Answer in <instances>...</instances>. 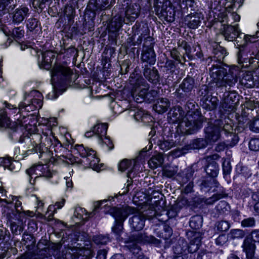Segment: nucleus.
I'll return each mask as SVG.
<instances>
[{"mask_svg":"<svg viewBox=\"0 0 259 259\" xmlns=\"http://www.w3.org/2000/svg\"><path fill=\"white\" fill-rule=\"evenodd\" d=\"M210 75L218 87H232L237 81V77L240 70L237 66L229 68L227 72L226 69L220 67L212 66L210 69Z\"/></svg>","mask_w":259,"mask_h":259,"instance_id":"1","label":"nucleus"},{"mask_svg":"<svg viewBox=\"0 0 259 259\" xmlns=\"http://www.w3.org/2000/svg\"><path fill=\"white\" fill-rule=\"evenodd\" d=\"M202 117L191 109L179 122L178 130L183 134H192L202 127Z\"/></svg>","mask_w":259,"mask_h":259,"instance_id":"2","label":"nucleus"},{"mask_svg":"<svg viewBox=\"0 0 259 259\" xmlns=\"http://www.w3.org/2000/svg\"><path fill=\"white\" fill-rule=\"evenodd\" d=\"M53 142L52 138L49 137V134L42 132V136L39 134H34L32 136V144L35 148V150H39L40 152L45 149L54 148L56 153H58V149L62 148V144L54 136H53Z\"/></svg>","mask_w":259,"mask_h":259,"instance_id":"3","label":"nucleus"},{"mask_svg":"<svg viewBox=\"0 0 259 259\" xmlns=\"http://www.w3.org/2000/svg\"><path fill=\"white\" fill-rule=\"evenodd\" d=\"M136 210L135 208L130 206L116 208L113 210V216L115 219L117 224L112 228L113 231L116 234H119L122 228V226L119 224L122 223L131 214H134Z\"/></svg>","mask_w":259,"mask_h":259,"instance_id":"4","label":"nucleus"},{"mask_svg":"<svg viewBox=\"0 0 259 259\" xmlns=\"http://www.w3.org/2000/svg\"><path fill=\"white\" fill-rule=\"evenodd\" d=\"M43 96L38 91H31L29 94L24 95V101L19 105V108L23 109L33 104L36 107L40 108L42 105Z\"/></svg>","mask_w":259,"mask_h":259,"instance_id":"5","label":"nucleus"},{"mask_svg":"<svg viewBox=\"0 0 259 259\" xmlns=\"http://www.w3.org/2000/svg\"><path fill=\"white\" fill-rule=\"evenodd\" d=\"M73 74L72 70L66 64H56L52 70V76L60 80L68 79Z\"/></svg>","mask_w":259,"mask_h":259,"instance_id":"6","label":"nucleus"},{"mask_svg":"<svg viewBox=\"0 0 259 259\" xmlns=\"http://www.w3.org/2000/svg\"><path fill=\"white\" fill-rule=\"evenodd\" d=\"M130 81L132 84L135 85V92H138L140 96L144 98L149 88V84L145 79L140 76H138L136 78V76H131Z\"/></svg>","mask_w":259,"mask_h":259,"instance_id":"7","label":"nucleus"},{"mask_svg":"<svg viewBox=\"0 0 259 259\" xmlns=\"http://www.w3.org/2000/svg\"><path fill=\"white\" fill-rule=\"evenodd\" d=\"M28 175L32 178L34 176V178L39 177H44L46 178H51L52 174L48 169L47 165H37L30 167L26 171Z\"/></svg>","mask_w":259,"mask_h":259,"instance_id":"8","label":"nucleus"},{"mask_svg":"<svg viewBox=\"0 0 259 259\" xmlns=\"http://www.w3.org/2000/svg\"><path fill=\"white\" fill-rule=\"evenodd\" d=\"M108 125L106 123H97L92 128V131L85 134L87 137H91L95 135L99 139L103 138L107 134Z\"/></svg>","mask_w":259,"mask_h":259,"instance_id":"9","label":"nucleus"},{"mask_svg":"<svg viewBox=\"0 0 259 259\" xmlns=\"http://www.w3.org/2000/svg\"><path fill=\"white\" fill-rule=\"evenodd\" d=\"M145 216L143 213L137 212L130 219V223L134 230L135 231H140L145 226Z\"/></svg>","mask_w":259,"mask_h":259,"instance_id":"10","label":"nucleus"},{"mask_svg":"<svg viewBox=\"0 0 259 259\" xmlns=\"http://www.w3.org/2000/svg\"><path fill=\"white\" fill-rule=\"evenodd\" d=\"M29 14V9L26 7H20L15 10L13 13V22L20 23Z\"/></svg>","mask_w":259,"mask_h":259,"instance_id":"11","label":"nucleus"},{"mask_svg":"<svg viewBox=\"0 0 259 259\" xmlns=\"http://www.w3.org/2000/svg\"><path fill=\"white\" fill-rule=\"evenodd\" d=\"M140 10V6L138 4L128 6L125 11V17L129 21L134 22L139 17Z\"/></svg>","mask_w":259,"mask_h":259,"instance_id":"12","label":"nucleus"},{"mask_svg":"<svg viewBox=\"0 0 259 259\" xmlns=\"http://www.w3.org/2000/svg\"><path fill=\"white\" fill-rule=\"evenodd\" d=\"M20 198V197L10 195L9 197H8L7 198H5L3 200L4 201V202H5L7 204H11L12 203H14L15 209L18 213H21L22 212H23L29 216H32L33 214H32V213L31 212H25L23 210L22 202L19 200Z\"/></svg>","mask_w":259,"mask_h":259,"instance_id":"13","label":"nucleus"},{"mask_svg":"<svg viewBox=\"0 0 259 259\" xmlns=\"http://www.w3.org/2000/svg\"><path fill=\"white\" fill-rule=\"evenodd\" d=\"M243 251L245 252L247 259H252L254 254L255 245L251 238L246 237L242 245Z\"/></svg>","mask_w":259,"mask_h":259,"instance_id":"14","label":"nucleus"},{"mask_svg":"<svg viewBox=\"0 0 259 259\" xmlns=\"http://www.w3.org/2000/svg\"><path fill=\"white\" fill-rule=\"evenodd\" d=\"M240 34L238 25L227 26L224 30V35L225 39L231 41L237 37Z\"/></svg>","mask_w":259,"mask_h":259,"instance_id":"15","label":"nucleus"},{"mask_svg":"<svg viewBox=\"0 0 259 259\" xmlns=\"http://www.w3.org/2000/svg\"><path fill=\"white\" fill-rule=\"evenodd\" d=\"M143 62L149 65H153L156 62V55L152 48H148L143 51L141 56Z\"/></svg>","mask_w":259,"mask_h":259,"instance_id":"16","label":"nucleus"},{"mask_svg":"<svg viewBox=\"0 0 259 259\" xmlns=\"http://www.w3.org/2000/svg\"><path fill=\"white\" fill-rule=\"evenodd\" d=\"M206 138L212 142L217 141L220 137V128L217 126H208L205 130Z\"/></svg>","mask_w":259,"mask_h":259,"instance_id":"17","label":"nucleus"},{"mask_svg":"<svg viewBox=\"0 0 259 259\" xmlns=\"http://www.w3.org/2000/svg\"><path fill=\"white\" fill-rule=\"evenodd\" d=\"M170 106V103L166 98H161L157 101L154 105V109L159 113H163L166 112Z\"/></svg>","mask_w":259,"mask_h":259,"instance_id":"18","label":"nucleus"},{"mask_svg":"<svg viewBox=\"0 0 259 259\" xmlns=\"http://www.w3.org/2000/svg\"><path fill=\"white\" fill-rule=\"evenodd\" d=\"M74 150L81 157H86L87 159L90 160V157H93L94 155V151L93 150L85 148L82 145H75Z\"/></svg>","mask_w":259,"mask_h":259,"instance_id":"19","label":"nucleus"},{"mask_svg":"<svg viewBox=\"0 0 259 259\" xmlns=\"http://www.w3.org/2000/svg\"><path fill=\"white\" fill-rule=\"evenodd\" d=\"M145 77L151 82L156 83L158 81L159 75L158 71L153 68H145L144 72Z\"/></svg>","mask_w":259,"mask_h":259,"instance_id":"20","label":"nucleus"},{"mask_svg":"<svg viewBox=\"0 0 259 259\" xmlns=\"http://www.w3.org/2000/svg\"><path fill=\"white\" fill-rule=\"evenodd\" d=\"M186 21H188V26L192 29L197 28L201 22L200 18L198 14L187 15Z\"/></svg>","mask_w":259,"mask_h":259,"instance_id":"21","label":"nucleus"},{"mask_svg":"<svg viewBox=\"0 0 259 259\" xmlns=\"http://www.w3.org/2000/svg\"><path fill=\"white\" fill-rule=\"evenodd\" d=\"M168 5L165 9H162V14L167 21L171 22L175 20L176 12L170 2Z\"/></svg>","mask_w":259,"mask_h":259,"instance_id":"22","label":"nucleus"},{"mask_svg":"<svg viewBox=\"0 0 259 259\" xmlns=\"http://www.w3.org/2000/svg\"><path fill=\"white\" fill-rule=\"evenodd\" d=\"M65 202V199L62 198L59 201L57 202L54 206L50 205L49 206L48 212L46 213V215L49 213L48 216L49 221L53 219L54 213L56 211V209L61 208L64 205Z\"/></svg>","mask_w":259,"mask_h":259,"instance_id":"23","label":"nucleus"},{"mask_svg":"<svg viewBox=\"0 0 259 259\" xmlns=\"http://www.w3.org/2000/svg\"><path fill=\"white\" fill-rule=\"evenodd\" d=\"M163 157L162 154H158L151 157L148 161L150 168L154 169L162 165L163 162Z\"/></svg>","mask_w":259,"mask_h":259,"instance_id":"24","label":"nucleus"},{"mask_svg":"<svg viewBox=\"0 0 259 259\" xmlns=\"http://www.w3.org/2000/svg\"><path fill=\"white\" fill-rule=\"evenodd\" d=\"M124 20L121 16L115 17L111 22L109 28L111 31H118L122 26Z\"/></svg>","mask_w":259,"mask_h":259,"instance_id":"25","label":"nucleus"},{"mask_svg":"<svg viewBox=\"0 0 259 259\" xmlns=\"http://www.w3.org/2000/svg\"><path fill=\"white\" fill-rule=\"evenodd\" d=\"M240 82L242 85L247 88H251L254 86L253 75L250 72L245 73Z\"/></svg>","mask_w":259,"mask_h":259,"instance_id":"26","label":"nucleus"},{"mask_svg":"<svg viewBox=\"0 0 259 259\" xmlns=\"http://www.w3.org/2000/svg\"><path fill=\"white\" fill-rule=\"evenodd\" d=\"M136 162L135 160L123 159L119 164L118 169L121 171H124L130 167L133 169L136 166Z\"/></svg>","mask_w":259,"mask_h":259,"instance_id":"27","label":"nucleus"},{"mask_svg":"<svg viewBox=\"0 0 259 259\" xmlns=\"http://www.w3.org/2000/svg\"><path fill=\"white\" fill-rule=\"evenodd\" d=\"M194 80L191 78L185 79L180 84V88L185 92L190 91L193 88Z\"/></svg>","mask_w":259,"mask_h":259,"instance_id":"28","label":"nucleus"},{"mask_svg":"<svg viewBox=\"0 0 259 259\" xmlns=\"http://www.w3.org/2000/svg\"><path fill=\"white\" fill-rule=\"evenodd\" d=\"M229 235L230 238L235 239L243 238L245 236V233L243 230L235 229L231 230Z\"/></svg>","mask_w":259,"mask_h":259,"instance_id":"29","label":"nucleus"},{"mask_svg":"<svg viewBox=\"0 0 259 259\" xmlns=\"http://www.w3.org/2000/svg\"><path fill=\"white\" fill-rule=\"evenodd\" d=\"M201 244V240L199 238H195L190 242L188 247V251L190 253H193L197 251Z\"/></svg>","mask_w":259,"mask_h":259,"instance_id":"30","label":"nucleus"},{"mask_svg":"<svg viewBox=\"0 0 259 259\" xmlns=\"http://www.w3.org/2000/svg\"><path fill=\"white\" fill-rule=\"evenodd\" d=\"M8 112L6 111H3L0 113V124L2 126L9 127L10 125V120L7 117Z\"/></svg>","mask_w":259,"mask_h":259,"instance_id":"31","label":"nucleus"},{"mask_svg":"<svg viewBox=\"0 0 259 259\" xmlns=\"http://www.w3.org/2000/svg\"><path fill=\"white\" fill-rule=\"evenodd\" d=\"M249 129L253 132L259 133V118L250 120L248 122Z\"/></svg>","mask_w":259,"mask_h":259,"instance_id":"32","label":"nucleus"},{"mask_svg":"<svg viewBox=\"0 0 259 259\" xmlns=\"http://www.w3.org/2000/svg\"><path fill=\"white\" fill-rule=\"evenodd\" d=\"M91 159H87L88 162H89V165L93 169L97 170L99 168V159L96 157V152L94 151V155L93 157H90Z\"/></svg>","mask_w":259,"mask_h":259,"instance_id":"33","label":"nucleus"},{"mask_svg":"<svg viewBox=\"0 0 259 259\" xmlns=\"http://www.w3.org/2000/svg\"><path fill=\"white\" fill-rule=\"evenodd\" d=\"M230 224L227 221H221L216 224L217 231L219 232H225L230 228Z\"/></svg>","mask_w":259,"mask_h":259,"instance_id":"34","label":"nucleus"},{"mask_svg":"<svg viewBox=\"0 0 259 259\" xmlns=\"http://www.w3.org/2000/svg\"><path fill=\"white\" fill-rule=\"evenodd\" d=\"M12 35L14 39L18 40L24 36V31L20 27H16L13 30Z\"/></svg>","mask_w":259,"mask_h":259,"instance_id":"35","label":"nucleus"},{"mask_svg":"<svg viewBox=\"0 0 259 259\" xmlns=\"http://www.w3.org/2000/svg\"><path fill=\"white\" fill-rule=\"evenodd\" d=\"M14 162H15L16 164H18L17 161H13L10 158L0 157V165L3 166L4 167L8 168L9 166H13Z\"/></svg>","mask_w":259,"mask_h":259,"instance_id":"36","label":"nucleus"},{"mask_svg":"<svg viewBox=\"0 0 259 259\" xmlns=\"http://www.w3.org/2000/svg\"><path fill=\"white\" fill-rule=\"evenodd\" d=\"M255 225V221L253 218H248L241 221V225L242 227H253Z\"/></svg>","mask_w":259,"mask_h":259,"instance_id":"37","label":"nucleus"},{"mask_svg":"<svg viewBox=\"0 0 259 259\" xmlns=\"http://www.w3.org/2000/svg\"><path fill=\"white\" fill-rule=\"evenodd\" d=\"M207 146V142L205 140L200 138L195 140L193 144L195 149H201L205 148Z\"/></svg>","mask_w":259,"mask_h":259,"instance_id":"38","label":"nucleus"},{"mask_svg":"<svg viewBox=\"0 0 259 259\" xmlns=\"http://www.w3.org/2000/svg\"><path fill=\"white\" fill-rule=\"evenodd\" d=\"M38 21L35 18H30L28 20L27 28L31 31L35 30L38 27Z\"/></svg>","mask_w":259,"mask_h":259,"instance_id":"39","label":"nucleus"},{"mask_svg":"<svg viewBox=\"0 0 259 259\" xmlns=\"http://www.w3.org/2000/svg\"><path fill=\"white\" fill-rule=\"evenodd\" d=\"M11 229L13 233L17 235L23 231V228L22 226L18 225L15 222H12L11 223Z\"/></svg>","mask_w":259,"mask_h":259,"instance_id":"40","label":"nucleus"},{"mask_svg":"<svg viewBox=\"0 0 259 259\" xmlns=\"http://www.w3.org/2000/svg\"><path fill=\"white\" fill-rule=\"evenodd\" d=\"M228 205L225 201H220L216 206V209L220 213H223L227 210Z\"/></svg>","mask_w":259,"mask_h":259,"instance_id":"41","label":"nucleus"},{"mask_svg":"<svg viewBox=\"0 0 259 259\" xmlns=\"http://www.w3.org/2000/svg\"><path fill=\"white\" fill-rule=\"evenodd\" d=\"M249 147L252 151L259 150V139H251L249 143Z\"/></svg>","mask_w":259,"mask_h":259,"instance_id":"42","label":"nucleus"},{"mask_svg":"<svg viewBox=\"0 0 259 259\" xmlns=\"http://www.w3.org/2000/svg\"><path fill=\"white\" fill-rule=\"evenodd\" d=\"M258 31H257L254 35H245L244 37V40L246 44L254 42L256 41L257 38L258 37Z\"/></svg>","mask_w":259,"mask_h":259,"instance_id":"43","label":"nucleus"},{"mask_svg":"<svg viewBox=\"0 0 259 259\" xmlns=\"http://www.w3.org/2000/svg\"><path fill=\"white\" fill-rule=\"evenodd\" d=\"M108 4V0H96L95 2L97 9H100L101 10L105 9Z\"/></svg>","mask_w":259,"mask_h":259,"instance_id":"44","label":"nucleus"},{"mask_svg":"<svg viewBox=\"0 0 259 259\" xmlns=\"http://www.w3.org/2000/svg\"><path fill=\"white\" fill-rule=\"evenodd\" d=\"M100 143H102L107 145L109 150H111L113 148L114 145L111 140L106 136L103 137V138H101L99 140Z\"/></svg>","mask_w":259,"mask_h":259,"instance_id":"45","label":"nucleus"},{"mask_svg":"<svg viewBox=\"0 0 259 259\" xmlns=\"http://www.w3.org/2000/svg\"><path fill=\"white\" fill-rule=\"evenodd\" d=\"M222 198V196L221 194H215L213 195L212 197H209L208 199H206L205 201H204V203L206 204H212L216 201Z\"/></svg>","mask_w":259,"mask_h":259,"instance_id":"46","label":"nucleus"},{"mask_svg":"<svg viewBox=\"0 0 259 259\" xmlns=\"http://www.w3.org/2000/svg\"><path fill=\"white\" fill-rule=\"evenodd\" d=\"M6 107L9 110V111H7L8 112V114L9 115L14 114L16 113H18V109L14 107L13 105H12L7 102H5Z\"/></svg>","mask_w":259,"mask_h":259,"instance_id":"47","label":"nucleus"},{"mask_svg":"<svg viewBox=\"0 0 259 259\" xmlns=\"http://www.w3.org/2000/svg\"><path fill=\"white\" fill-rule=\"evenodd\" d=\"M227 237L225 234L220 235L215 240L218 245H223L227 241Z\"/></svg>","mask_w":259,"mask_h":259,"instance_id":"48","label":"nucleus"},{"mask_svg":"<svg viewBox=\"0 0 259 259\" xmlns=\"http://www.w3.org/2000/svg\"><path fill=\"white\" fill-rule=\"evenodd\" d=\"M198 220H200V218L198 217L193 218L190 221V226L195 229L199 228L201 226V223L196 225V223Z\"/></svg>","mask_w":259,"mask_h":259,"instance_id":"49","label":"nucleus"},{"mask_svg":"<svg viewBox=\"0 0 259 259\" xmlns=\"http://www.w3.org/2000/svg\"><path fill=\"white\" fill-rule=\"evenodd\" d=\"M251 238L254 242H259V230H254L252 231Z\"/></svg>","mask_w":259,"mask_h":259,"instance_id":"50","label":"nucleus"},{"mask_svg":"<svg viewBox=\"0 0 259 259\" xmlns=\"http://www.w3.org/2000/svg\"><path fill=\"white\" fill-rule=\"evenodd\" d=\"M107 251L105 249L99 250L97 254L98 259H106Z\"/></svg>","mask_w":259,"mask_h":259,"instance_id":"51","label":"nucleus"},{"mask_svg":"<svg viewBox=\"0 0 259 259\" xmlns=\"http://www.w3.org/2000/svg\"><path fill=\"white\" fill-rule=\"evenodd\" d=\"M228 144H226L224 142H221L217 144L215 147V150L218 152L223 151L227 147Z\"/></svg>","mask_w":259,"mask_h":259,"instance_id":"52","label":"nucleus"},{"mask_svg":"<svg viewBox=\"0 0 259 259\" xmlns=\"http://www.w3.org/2000/svg\"><path fill=\"white\" fill-rule=\"evenodd\" d=\"M106 202V200H103V201H96L94 203V208L93 209V211L91 212V214L93 213V214H95V211L96 210H97L98 209H99L101 204H102L103 202Z\"/></svg>","mask_w":259,"mask_h":259,"instance_id":"53","label":"nucleus"},{"mask_svg":"<svg viewBox=\"0 0 259 259\" xmlns=\"http://www.w3.org/2000/svg\"><path fill=\"white\" fill-rule=\"evenodd\" d=\"M170 54L172 58L176 60H180V53L176 49H172Z\"/></svg>","mask_w":259,"mask_h":259,"instance_id":"54","label":"nucleus"},{"mask_svg":"<svg viewBox=\"0 0 259 259\" xmlns=\"http://www.w3.org/2000/svg\"><path fill=\"white\" fill-rule=\"evenodd\" d=\"M8 6L3 4L0 1V15H3L7 12V7Z\"/></svg>","mask_w":259,"mask_h":259,"instance_id":"55","label":"nucleus"},{"mask_svg":"<svg viewBox=\"0 0 259 259\" xmlns=\"http://www.w3.org/2000/svg\"><path fill=\"white\" fill-rule=\"evenodd\" d=\"M130 249L133 254H138L141 250L140 247L137 244H134L133 246L130 247Z\"/></svg>","mask_w":259,"mask_h":259,"instance_id":"56","label":"nucleus"},{"mask_svg":"<svg viewBox=\"0 0 259 259\" xmlns=\"http://www.w3.org/2000/svg\"><path fill=\"white\" fill-rule=\"evenodd\" d=\"M163 173L164 175L166 176V177L170 178L175 175L176 172L174 170H172L168 169H165L164 170Z\"/></svg>","mask_w":259,"mask_h":259,"instance_id":"57","label":"nucleus"},{"mask_svg":"<svg viewBox=\"0 0 259 259\" xmlns=\"http://www.w3.org/2000/svg\"><path fill=\"white\" fill-rule=\"evenodd\" d=\"M8 197L6 195V192L1 188H0V201L4 202L3 199L7 198Z\"/></svg>","mask_w":259,"mask_h":259,"instance_id":"58","label":"nucleus"},{"mask_svg":"<svg viewBox=\"0 0 259 259\" xmlns=\"http://www.w3.org/2000/svg\"><path fill=\"white\" fill-rule=\"evenodd\" d=\"M227 166L225 165V163L224 162L223 164V167L224 171L226 174H229L231 171V166L229 163L228 162L227 163Z\"/></svg>","mask_w":259,"mask_h":259,"instance_id":"59","label":"nucleus"},{"mask_svg":"<svg viewBox=\"0 0 259 259\" xmlns=\"http://www.w3.org/2000/svg\"><path fill=\"white\" fill-rule=\"evenodd\" d=\"M220 158V156L217 154H214L212 155L207 157L206 160L209 161L210 160H217Z\"/></svg>","mask_w":259,"mask_h":259,"instance_id":"60","label":"nucleus"},{"mask_svg":"<svg viewBox=\"0 0 259 259\" xmlns=\"http://www.w3.org/2000/svg\"><path fill=\"white\" fill-rule=\"evenodd\" d=\"M231 16L233 19L234 20V21H239L240 20V16L238 15L236 13H232L231 14Z\"/></svg>","mask_w":259,"mask_h":259,"instance_id":"61","label":"nucleus"},{"mask_svg":"<svg viewBox=\"0 0 259 259\" xmlns=\"http://www.w3.org/2000/svg\"><path fill=\"white\" fill-rule=\"evenodd\" d=\"M111 259H125V257L121 254H116Z\"/></svg>","mask_w":259,"mask_h":259,"instance_id":"62","label":"nucleus"},{"mask_svg":"<svg viewBox=\"0 0 259 259\" xmlns=\"http://www.w3.org/2000/svg\"><path fill=\"white\" fill-rule=\"evenodd\" d=\"M192 188H193V185H192V184H191L190 183H189V184L187 186V187H186V188H185V191H186L187 193L190 192H191V191H192Z\"/></svg>","mask_w":259,"mask_h":259,"instance_id":"63","label":"nucleus"},{"mask_svg":"<svg viewBox=\"0 0 259 259\" xmlns=\"http://www.w3.org/2000/svg\"><path fill=\"white\" fill-rule=\"evenodd\" d=\"M166 65L167 67H169L170 69H171L174 66V64L172 61H168L166 62Z\"/></svg>","mask_w":259,"mask_h":259,"instance_id":"64","label":"nucleus"}]
</instances>
